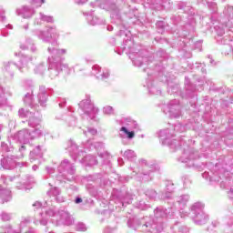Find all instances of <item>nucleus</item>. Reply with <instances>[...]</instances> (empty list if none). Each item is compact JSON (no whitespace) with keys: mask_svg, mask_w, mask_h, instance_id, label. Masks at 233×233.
Returning <instances> with one entry per match:
<instances>
[{"mask_svg":"<svg viewBox=\"0 0 233 233\" xmlns=\"http://www.w3.org/2000/svg\"><path fill=\"white\" fill-rule=\"evenodd\" d=\"M158 137L162 145H167L172 150H182V156L178 158L180 163H186L189 168H201L203 167V164L199 163V158L201 157L199 151L190 147L184 138L172 139L174 133L169 128L160 130Z\"/></svg>","mask_w":233,"mask_h":233,"instance_id":"nucleus-1","label":"nucleus"},{"mask_svg":"<svg viewBox=\"0 0 233 233\" xmlns=\"http://www.w3.org/2000/svg\"><path fill=\"white\" fill-rule=\"evenodd\" d=\"M117 37L119 41L123 40V43L120 46L122 52H125L131 59L135 66H142L143 63H147L148 58L143 56V50L139 48V46L134 44V39H132V33L128 29H121Z\"/></svg>","mask_w":233,"mask_h":233,"instance_id":"nucleus-2","label":"nucleus"},{"mask_svg":"<svg viewBox=\"0 0 233 233\" xmlns=\"http://www.w3.org/2000/svg\"><path fill=\"white\" fill-rule=\"evenodd\" d=\"M47 52L51 55L47 58V74L51 79H56L61 72H66L67 75L72 72V68L68 67V65L63 64L65 58L62 56L66 54V49H57L52 46H48Z\"/></svg>","mask_w":233,"mask_h":233,"instance_id":"nucleus-3","label":"nucleus"},{"mask_svg":"<svg viewBox=\"0 0 233 233\" xmlns=\"http://www.w3.org/2000/svg\"><path fill=\"white\" fill-rule=\"evenodd\" d=\"M130 169L133 171L131 177H134L136 181L150 183V181H154V172L159 170V165L154 161L140 158L137 161V165L130 167Z\"/></svg>","mask_w":233,"mask_h":233,"instance_id":"nucleus-4","label":"nucleus"},{"mask_svg":"<svg viewBox=\"0 0 233 233\" xmlns=\"http://www.w3.org/2000/svg\"><path fill=\"white\" fill-rule=\"evenodd\" d=\"M176 216V208H165L162 206L154 210V218L147 220L142 227L148 228L149 232L161 233L165 228V220L170 219Z\"/></svg>","mask_w":233,"mask_h":233,"instance_id":"nucleus-5","label":"nucleus"},{"mask_svg":"<svg viewBox=\"0 0 233 233\" xmlns=\"http://www.w3.org/2000/svg\"><path fill=\"white\" fill-rule=\"evenodd\" d=\"M78 106L81 116L92 121H99V117H97V116H99V107L96 106L92 102L90 96H86V98L78 104Z\"/></svg>","mask_w":233,"mask_h":233,"instance_id":"nucleus-6","label":"nucleus"},{"mask_svg":"<svg viewBox=\"0 0 233 233\" xmlns=\"http://www.w3.org/2000/svg\"><path fill=\"white\" fill-rule=\"evenodd\" d=\"M205 206L201 202H196L190 207V213L189 216L195 225H207L208 223V214L205 213L203 210Z\"/></svg>","mask_w":233,"mask_h":233,"instance_id":"nucleus-7","label":"nucleus"},{"mask_svg":"<svg viewBox=\"0 0 233 233\" xmlns=\"http://www.w3.org/2000/svg\"><path fill=\"white\" fill-rule=\"evenodd\" d=\"M155 72H157L159 81H162V83H167L168 94H181V90L179 89V84L171 82L174 77H170V76H168V73L165 75V66H163V63L160 62V64H157L156 66Z\"/></svg>","mask_w":233,"mask_h":233,"instance_id":"nucleus-8","label":"nucleus"},{"mask_svg":"<svg viewBox=\"0 0 233 233\" xmlns=\"http://www.w3.org/2000/svg\"><path fill=\"white\" fill-rule=\"evenodd\" d=\"M33 35H36L38 39L44 41V43H50V39H54L51 43V46H57V39H59V32L56 26L47 27L46 31L35 29L33 31Z\"/></svg>","mask_w":233,"mask_h":233,"instance_id":"nucleus-9","label":"nucleus"},{"mask_svg":"<svg viewBox=\"0 0 233 233\" xmlns=\"http://www.w3.org/2000/svg\"><path fill=\"white\" fill-rule=\"evenodd\" d=\"M15 56L21 57L20 65L15 64L14 62H7L5 66V72L10 76V77H14V70H20L23 72V68H26L29 63H32V56H25L21 53H15Z\"/></svg>","mask_w":233,"mask_h":233,"instance_id":"nucleus-10","label":"nucleus"},{"mask_svg":"<svg viewBox=\"0 0 233 233\" xmlns=\"http://www.w3.org/2000/svg\"><path fill=\"white\" fill-rule=\"evenodd\" d=\"M1 181H4L5 185L14 181H19L20 185H16V188L18 190H26V185H34V183H35V177L32 175H27L25 176V179H21V176L19 175L6 177L3 175L1 177Z\"/></svg>","mask_w":233,"mask_h":233,"instance_id":"nucleus-11","label":"nucleus"},{"mask_svg":"<svg viewBox=\"0 0 233 233\" xmlns=\"http://www.w3.org/2000/svg\"><path fill=\"white\" fill-rule=\"evenodd\" d=\"M66 181H76V166L68 159H64L57 167Z\"/></svg>","mask_w":233,"mask_h":233,"instance_id":"nucleus-12","label":"nucleus"},{"mask_svg":"<svg viewBox=\"0 0 233 233\" xmlns=\"http://www.w3.org/2000/svg\"><path fill=\"white\" fill-rule=\"evenodd\" d=\"M164 114L168 116L170 119H177L181 117V104L179 103V100L174 99L169 101L164 108Z\"/></svg>","mask_w":233,"mask_h":233,"instance_id":"nucleus-13","label":"nucleus"},{"mask_svg":"<svg viewBox=\"0 0 233 233\" xmlns=\"http://www.w3.org/2000/svg\"><path fill=\"white\" fill-rule=\"evenodd\" d=\"M53 223H56V227H60V225H66V227H70L74 223V217L70 215V212L66 209H59L57 211V218L56 220H53Z\"/></svg>","mask_w":233,"mask_h":233,"instance_id":"nucleus-14","label":"nucleus"},{"mask_svg":"<svg viewBox=\"0 0 233 233\" xmlns=\"http://www.w3.org/2000/svg\"><path fill=\"white\" fill-rule=\"evenodd\" d=\"M113 197L115 203L119 208H121V207H127V205H130V203H132V199H134V196L132 194L123 193L117 190H114Z\"/></svg>","mask_w":233,"mask_h":233,"instance_id":"nucleus-15","label":"nucleus"},{"mask_svg":"<svg viewBox=\"0 0 233 233\" xmlns=\"http://www.w3.org/2000/svg\"><path fill=\"white\" fill-rule=\"evenodd\" d=\"M144 72L147 73V78L146 81V86L152 96H161V89L157 86L154 85V76H152V69L145 68Z\"/></svg>","mask_w":233,"mask_h":233,"instance_id":"nucleus-16","label":"nucleus"},{"mask_svg":"<svg viewBox=\"0 0 233 233\" xmlns=\"http://www.w3.org/2000/svg\"><path fill=\"white\" fill-rule=\"evenodd\" d=\"M66 150L69 152V155L71 156L72 159H74V161H77L79 157L85 156V151L80 150L79 147L77 144H76V142H74V140L67 141Z\"/></svg>","mask_w":233,"mask_h":233,"instance_id":"nucleus-17","label":"nucleus"},{"mask_svg":"<svg viewBox=\"0 0 233 233\" xmlns=\"http://www.w3.org/2000/svg\"><path fill=\"white\" fill-rule=\"evenodd\" d=\"M14 26L6 23V15H5V9L0 5V35L8 37V30H12Z\"/></svg>","mask_w":233,"mask_h":233,"instance_id":"nucleus-18","label":"nucleus"},{"mask_svg":"<svg viewBox=\"0 0 233 233\" xmlns=\"http://www.w3.org/2000/svg\"><path fill=\"white\" fill-rule=\"evenodd\" d=\"M225 19L222 20V25L233 32V5H226L224 8Z\"/></svg>","mask_w":233,"mask_h":233,"instance_id":"nucleus-19","label":"nucleus"},{"mask_svg":"<svg viewBox=\"0 0 233 233\" xmlns=\"http://www.w3.org/2000/svg\"><path fill=\"white\" fill-rule=\"evenodd\" d=\"M118 137H120L122 145H128L126 139L132 141L136 137V131L122 127L118 131Z\"/></svg>","mask_w":233,"mask_h":233,"instance_id":"nucleus-20","label":"nucleus"},{"mask_svg":"<svg viewBox=\"0 0 233 233\" xmlns=\"http://www.w3.org/2000/svg\"><path fill=\"white\" fill-rule=\"evenodd\" d=\"M29 223H32V219H30V217L23 218L21 219L18 230H15V229L12 228V226L7 225L4 228V231H2V232L3 233H12V232L13 233H22L23 228H26V227H28ZM8 230H11L12 232H8Z\"/></svg>","mask_w":233,"mask_h":233,"instance_id":"nucleus-21","label":"nucleus"},{"mask_svg":"<svg viewBox=\"0 0 233 233\" xmlns=\"http://www.w3.org/2000/svg\"><path fill=\"white\" fill-rule=\"evenodd\" d=\"M47 196L51 198L50 203H54L56 201V203H63L65 201V198L61 197V189L57 187H51L47 191Z\"/></svg>","mask_w":233,"mask_h":233,"instance_id":"nucleus-22","label":"nucleus"},{"mask_svg":"<svg viewBox=\"0 0 233 233\" xmlns=\"http://www.w3.org/2000/svg\"><path fill=\"white\" fill-rule=\"evenodd\" d=\"M91 75L96 76V79L105 81V79H108V77H110V71H108V69H106L101 72V67L98 65H95L92 66Z\"/></svg>","mask_w":233,"mask_h":233,"instance_id":"nucleus-23","label":"nucleus"},{"mask_svg":"<svg viewBox=\"0 0 233 233\" xmlns=\"http://www.w3.org/2000/svg\"><path fill=\"white\" fill-rule=\"evenodd\" d=\"M103 8L111 11V17L113 19H121V15H119V9H117L115 0H107Z\"/></svg>","mask_w":233,"mask_h":233,"instance_id":"nucleus-24","label":"nucleus"},{"mask_svg":"<svg viewBox=\"0 0 233 233\" xmlns=\"http://www.w3.org/2000/svg\"><path fill=\"white\" fill-rule=\"evenodd\" d=\"M223 15H224V17H222L221 20H220V25H216V26H215V30H216L217 35H218L217 41H218V39H219V40L223 39V38H221V37H223V35L225 34V28H227V30H228V32H229L228 35H226V36H227V37H230V35H231V37H233V32L230 31V29H228V27H226L225 25H223V19H225V18L227 17V16L225 15V10H223Z\"/></svg>","mask_w":233,"mask_h":233,"instance_id":"nucleus-25","label":"nucleus"},{"mask_svg":"<svg viewBox=\"0 0 233 233\" xmlns=\"http://www.w3.org/2000/svg\"><path fill=\"white\" fill-rule=\"evenodd\" d=\"M15 138L19 141V143H23V145H27V143H30V141H32L30 130L22 129L15 135Z\"/></svg>","mask_w":233,"mask_h":233,"instance_id":"nucleus-26","label":"nucleus"},{"mask_svg":"<svg viewBox=\"0 0 233 233\" xmlns=\"http://www.w3.org/2000/svg\"><path fill=\"white\" fill-rule=\"evenodd\" d=\"M34 14H35L34 8H30L26 5H23L16 9V15H20L24 19H30Z\"/></svg>","mask_w":233,"mask_h":233,"instance_id":"nucleus-27","label":"nucleus"},{"mask_svg":"<svg viewBox=\"0 0 233 233\" xmlns=\"http://www.w3.org/2000/svg\"><path fill=\"white\" fill-rule=\"evenodd\" d=\"M12 201V191L3 186H0V205H5Z\"/></svg>","mask_w":233,"mask_h":233,"instance_id":"nucleus-28","label":"nucleus"},{"mask_svg":"<svg viewBox=\"0 0 233 233\" xmlns=\"http://www.w3.org/2000/svg\"><path fill=\"white\" fill-rule=\"evenodd\" d=\"M37 99L40 106H46V102L48 101V93L46 92V87L45 86H40Z\"/></svg>","mask_w":233,"mask_h":233,"instance_id":"nucleus-29","label":"nucleus"},{"mask_svg":"<svg viewBox=\"0 0 233 233\" xmlns=\"http://www.w3.org/2000/svg\"><path fill=\"white\" fill-rule=\"evenodd\" d=\"M121 125L123 127L133 130L134 132H136V130H139V125L137 122L130 117L123 118L121 120Z\"/></svg>","mask_w":233,"mask_h":233,"instance_id":"nucleus-30","label":"nucleus"},{"mask_svg":"<svg viewBox=\"0 0 233 233\" xmlns=\"http://www.w3.org/2000/svg\"><path fill=\"white\" fill-rule=\"evenodd\" d=\"M176 192V187L172 181L166 183V193L161 196L160 199H172V194Z\"/></svg>","mask_w":233,"mask_h":233,"instance_id":"nucleus-31","label":"nucleus"},{"mask_svg":"<svg viewBox=\"0 0 233 233\" xmlns=\"http://www.w3.org/2000/svg\"><path fill=\"white\" fill-rule=\"evenodd\" d=\"M29 159L31 163L34 161H39L43 159V151L41 150V146H36L29 154Z\"/></svg>","mask_w":233,"mask_h":233,"instance_id":"nucleus-32","label":"nucleus"},{"mask_svg":"<svg viewBox=\"0 0 233 233\" xmlns=\"http://www.w3.org/2000/svg\"><path fill=\"white\" fill-rule=\"evenodd\" d=\"M56 119H57L58 121L61 120V119H65L66 123L67 124V127H76V125H77V118H76V116H69V115L61 116V115H57L56 116Z\"/></svg>","mask_w":233,"mask_h":233,"instance_id":"nucleus-33","label":"nucleus"},{"mask_svg":"<svg viewBox=\"0 0 233 233\" xmlns=\"http://www.w3.org/2000/svg\"><path fill=\"white\" fill-rule=\"evenodd\" d=\"M188 201H190V195L188 194L180 195L176 198V204L178 205V208H180V210H183V208L187 207Z\"/></svg>","mask_w":233,"mask_h":233,"instance_id":"nucleus-34","label":"nucleus"},{"mask_svg":"<svg viewBox=\"0 0 233 233\" xmlns=\"http://www.w3.org/2000/svg\"><path fill=\"white\" fill-rule=\"evenodd\" d=\"M24 103L27 106H30V108H35V110H37L39 108V106L34 105V91L31 89L30 92L25 94L24 97Z\"/></svg>","mask_w":233,"mask_h":233,"instance_id":"nucleus-35","label":"nucleus"},{"mask_svg":"<svg viewBox=\"0 0 233 233\" xmlns=\"http://www.w3.org/2000/svg\"><path fill=\"white\" fill-rule=\"evenodd\" d=\"M82 159L80 160V163L82 165H85V167H94V165L97 164V159H96V157L92 155L87 156H82Z\"/></svg>","mask_w":233,"mask_h":233,"instance_id":"nucleus-36","label":"nucleus"},{"mask_svg":"<svg viewBox=\"0 0 233 233\" xmlns=\"http://www.w3.org/2000/svg\"><path fill=\"white\" fill-rule=\"evenodd\" d=\"M104 147L105 144H103V142L93 143L92 140H87L84 145V147L86 148V150H101V148H104Z\"/></svg>","mask_w":233,"mask_h":233,"instance_id":"nucleus-37","label":"nucleus"},{"mask_svg":"<svg viewBox=\"0 0 233 233\" xmlns=\"http://www.w3.org/2000/svg\"><path fill=\"white\" fill-rule=\"evenodd\" d=\"M4 170H12L15 168V157H4Z\"/></svg>","mask_w":233,"mask_h":233,"instance_id":"nucleus-38","label":"nucleus"},{"mask_svg":"<svg viewBox=\"0 0 233 233\" xmlns=\"http://www.w3.org/2000/svg\"><path fill=\"white\" fill-rule=\"evenodd\" d=\"M20 48L22 50H30L31 52H33V54H35V52H37V46H35V44H34V40L30 38L25 41V45H21Z\"/></svg>","mask_w":233,"mask_h":233,"instance_id":"nucleus-39","label":"nucleus"},{"mask_svg":"<svg viewBox=\"0 0 233 233\" xmlns=\"http://www.w3.org/2000/svg\"><path fill=\"white\" fill-rule=\"evenodd\" d=\"M127 227L132 230H137V228L141 227V220L135 217L129 218V219L127 220Z\"/></svg>","mask_w":233,"mask_h":233,"instance_id":"nucleus-40","label":"nucleus"},{"mask_svg":"<svg viewBox=\"0 0 233 233\" xmlns=\"http://www.w3.org/2000/svg\"><path fill=\"white\" fill-rule=\"evenodd\" d=\"M86 19H87L88 25H91L92 26H96V25H105V20L97 16H94L92 15H87Z\"/></svg>","mask_w":233,"mask_h":233,"instance_id":"nucleus-41","label":"nucleus"},{"mask_svg":"<svg viewBox=\"0 0 233 233\" xmlns=\"http://www.w3.org/2000/svg\"><path fill=\"white\" fill-rule=\"evenodd\" d=\"M144 194L149 201H157V191L154 188L145 189Z\"/></svg>","mask_w":233,"mask_h":233,"instance_id":"nucleus-42","label":"nucleus"},{"mask_svg":"<svg viewBox=\"0 0 233 233\" xmlns=\"http://www.w3.org/2000/svg\"><path fill=\"white\" fill-rule=\"evenodd\" d=\"M198 3H202V5H205L206 3L211 14H218V4L216 2H208V0H198Z\"/></svg>","mask_w":233,"mask_h":233,"instance_id":"nucleus-43","label":"nucleus"},{"mask_svg":"<svg viewBox=\"0 0 233 233\" xmlns=\"http://www.w3.org/2000/svg\"><path fill=\"white\" fill-rule=\"evenodd\" d=\"M123 157H125V159H127V161H136V159H137V155L136 154V151L132 149H127L123 153Z\"/></svg>","mask_w":233,"mask_h":233,"instance_id":"nucleus-44","label":"nucleus"},{"mask_svg":"<svg viewBox=\"0 0 233 233\" xmlns=\"http://www.w3.org/2000/svg\"><path fill=\"white\" fill-rule=\"evenodd\" d=\"M0 152L2 154H6L8 152H14V147L10 142H2L0 147Z\"/></svg>","mask_w":233,"mask_h":233,"instance_id":"nucleus-45","label":"nucleus"},{"mask_svg":"<svg viewBox=\"0 0 233 233\" xmlns=\"http://www.w3.org/2000/svg\"><path fill=\"white\" fill-rule=\"evenodd\" d=\"M34 72L37 76H44L45 72H46V66L45 65V62H42L35 66Z\"/></svg>","mask_w":233,"mask_h":233,"instance_id":"nucleus-46","label":"nucleus"},{"mask_svg":"<svg viewBox=\"0 0 233 233\" xmlns=\"http://www.w3.org/2000/svg\"><path fill=\"white\" fill-rule=\"evenodd\" d=\"M28 125L32 128H38L39 125H41V118L35 117V116H32V115H30Z\"/></svg>","mask_w":233,"mask_h":233,"instance_id":"nucleus-47","label":"nucleus"},{"mask_svg":"<svg viewBox=\"0 0 233 233\" xmlns=\"http://www.w3.org/2000/svg\"><path fill=\"white\" fill-rule=\"evenodd\" d=\"M34 210H39L40 208H46V207H50V201H46L43 205V203H41L40 201H35L33 205H32Z\"/></svg>","mask_w":233,"mask_h":233,"instance_id":"nucleus-48","label":"nucleus"},{"mask_svg":"<svg viewBox=\"0 0 233 233\" xmlns=\"http://www.w3.org/2000/svg\"><path fill=\"white\" fill-rule=\"evenodd\" d=\"M31 140L37 139V137H41L43 136V130L41 127H35L33 131H30Z\"/></svg>","mask_w":233,"mask_h":233,"instance_id":"nucleus-49","label":"nucleus"},{"mask_svg":"<svg viewBox=\"0 0 233 233\" xmlns=\"http://www.w3.org/2000/svg\"><path fill=\"white\" fill-rule=\"evenodd\" d=\"M7 99L5 97V89L0 85V108L6 106Z\"/></svg>","mask_w":233,"mask_h":233,"instance_id":"nucleus-50","label":"nucleus"},{"mask_svg":"<svg viewBox=\"0 0 233 233\" xmlns=\"http://www.w3.org/2000/svg\"><path fill=\"white\" fill-rule=\"evenodd\" d=\"M48 210H46V215L49 216L50 218H57V212H56V209L54 208V204L52 202H49Z\"/></svg>","mask_w":233,"mask_h":233,"instance_id":"nucleus-51","label":"nucleus"},{"mask_svg":"<svg viewBox=\"0 0 233 233\" xmlns=\"http://www.w3.org/2000/svg\"><path fill=\"white\" fill-rule=\"evenodd\" d=\"M39 19L44 23H54V16L45 15V13H39Z\"/></svg>","mask_w":233,"mask_h":233,"instance_id":"nucleus-52","label":"nucleus"},{"mask_svg":"<svg viewBox=\"0 0 233 233\" xmlns=\"http://www.w3.org/2000/svg\"><path fill=\"white\" fill-rule=\"evenodd\" d=\"M0 219L1 221H11L12 220V213H8L6 211L0 212Z\"/></svg>","mask_w":233,"mask_h":233,"instance_id":"nucleus-53","label":"nucleus"},{"mask_svg":"<svg viewBox=\"0 0 233 233\" xmlns=\"http://www.w3.org/2000/svg\"><path fill=\"white\" fill-rule=\"evenodd\" d=\"M135 206L137 208H139V210H147V208H150V206L143 200L137 202Z\"/></svg>","mask_w":233,"mask_h":233,"instance_id":"nucleus-54","label":"nucleus"},{"mask_svg":"<svg viewBox=\"0 0 233 233\" xmlns=\"http://www.w3.org/2000/svg\"><path fill=\"white\" fill-rule=\"evenodd\" d=\"M182 183H183L184 188H188V187L192 185V180L190 179V177L185 175L182 177Z\"/></svg>","mask_w":233,"mask_h":233,"instance_id":"nucleus-55","label":"nucleus"},{"mask_svg":"<svg viewBox=\"0 0 233 233\" xmlns=\"http://www.w3.org/2000/svg\"><path fill=\"white\" fill-rule=\"evenodd\" d=\"M202 177L204 179H208L209 181H219V177H215L214 176L210 175V173H208V171H205L202 174Z\"/></svg>","mask_w":233,"mask_h":233,"instance_id":"nucleus-56","label":"nucleus"},{"mask_svg":"<svg viewBox=\"0 0 233 233\" xmlns=\"http://www.w3.org/2000/svg\"><path fill=\"white\" fill-rule=\"evenodd\" d=\"M98 156L102 160L104 164H108L110 163V155L108 154V152H104V153H98Z\"/></svg>","mask_w":233,"mask_h":233,"instance_id":"nucleus-57","label":"nucleus"},{"mask_svg":"<svg viewBox=\"0 0 233 233\" xmlns=\"http://www.w3.org/2000/svg\"><path fill=\"white\" fill-rule=\"evenodd\" d=\"M35 225H41L42 227H46L48 225V218L42 217L40 219L34 220Z\"/></svg>","mask_w":233,"mask_h":233,"instance_id":"nucleus-58","label":"nucleus"},{"mask_svg":"<svg viewBox=\"0 0 233 233\" xmlns=\"http://www.w3.org/2000/svg\"><path fill=\"white\" fill-rule=\"evenodd\" d=\"M178 8H179V10H184V12H187V13L190 12V10H192V7L185 2L179 3Z\"/></svg>","mask_w":233,"mask_h":233,"instance_id":"nucleus-59","label":"nucleus"},{"mask_svg":"<svg viewBox=\"0 0 233 233\" xmlns=\"http://www.w3.org/2000/svg\"><path fill=\"white\" fill-rule=\"evenodd\" d=\"M192 25H186L184 26V29L182 31V34L180 35V37H187L189 34V32L192 30Z\"/></svg>","mask_w":233,"mask_h":233,"instance_id":"nucleus-60","label":"nucleus"},{"mask_svg":"<svg viewBox=\"0 0 233 233\" xmlns=\"http://www.w3.org/2000/svg\"><path fill=\"white\" fill-rule=\"evenodd\" d=\"M186 130H187V127L183 126L180 123L175 125V127H174V132H177L178 134H181L182 132H185Z\"/></svg>","mask_w":233,"mask_h":233,"instance_id":"nucleus-61","label":"nucleus"},{"mask_svg":"<svg viewBox=\"0 0 233 233\" xmlns=\"http://www.w3.org/2000/svg\"><path fill=\"white\" fill-rule=\"evenodd\" d=\"M205 64H201V63H195L193 65V69L196 68L197 70H199L202 72V74H207V68H205Z\"/></svg>","mask_w":233,"mask_h":233,"instance_id":"nucleus-62","label":"nucleus"},{"mask_svg":"<svg viewBox=\"0 0 233 233\" xmlns=\"http://www.w3.org/2000/svg\"><path fill=\"white\" fill-rule=\"evenodd\" d=\"M18 115L20 117H30V116H32V112L28 110L25 111L24 108H21L18 111Z\"/></svg>","mask_w":233,"mask_h":233,"instance_id":"nucleus-63","label":"nucleus"},{"mask_svg":"<svg viewBox=\"0 0 233 233\" xmlns=\"http://www.w3.org/2000/svg\"><path fill=\"white\" fill-rule=\"evenodd\" d=\"M103 113L106 116H112L114 114V107L111 106H106L103 107Z\"/></svg>","mask_w":233,"mask_h":233,"instance_id":"nucleus-64","label":"nucleus"}]
</instances>
